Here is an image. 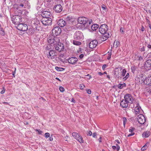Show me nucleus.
Here are the masks:
<instances>
[{"instance_id":"f257e3e1","label":"nucleus","mask_w":151,"mask_h":151,"mask_svg":"<svg viewBox=\"0 0 151 151\" xmlns=\"http://www.w3.org/2000/svg\"><path fill=\"white\" fill-rule=\"evenodd\" d=\"M48 43L49 44V46L46 47L47 50H49L50 49H53L54 47L57 46L59 42H60L59 37L51 35L47 39Z\"/></svg>"},{"instance_id":"f03ea898","label":"nucleus","mask_w":151,"mask_h":151,"mask_svg":"<svg viewBox=\"0 0 151 151\" xmlns=\"http://www.w3.org/2000/svg\"><path fill=\"white\" fill-rule=\"evenodd\" d=\"M12 23L15 24H18L22 22V18L20 16H13L12 17Z\"/></svg>"},{"instance_id":"7ed1b4c3","label":"nucleus","mask_w":151,"mask_h":151,"mask_svg":"<svg viewBox=\"0 0 151 151\" xmlns=\"http://www.w3.org/2000/svg\"><path fill=\"white\" fill-rule=\"evenodd\" d=\"M145 77V75L144 74H139L135 78V80L136 83L138 84L144 83Z\"/></svg>"},{"instance_id":"20e7f679","label":"nucleus","mask_w":151,"mask_h":151,"mask_svg":"<svg viewBox=\"0 0 151 151\" xmlns=\"http://www.w3.org/2000/svg\"><path fill=\"white\" fill-rule=\"evenodd\" d=\"M52 49H50L49 50L48 53L47 54V58L49 59H54L57 58V52L52 50Z\"/></svg>"},{"instance_id":"39448f33","label":"nucleus","mask_w":151,"mask_h":151,"mask_svg":"<svg viewBox=\"0 0 151 151\" xmlns=\"http://www.w3.org/2000/svg\"><path fill=\"white\" fill-rule=\"evenodd\" d=\"M62 30L59 27H56L53 28L52 30V36H57L60 35L61 32Z\"/></svg>"},{"instance_id":"423d86ee","label":"nucleus","mask_w":151,"mask_h":151,"mask_svg":"<svg viewBox=\"0 0 151 151\" xmlns=\"http://www.w3.org/2000/svg\"><path fill=\"white\" fill-rule=\"evenodd\" d=\"M41 22L45 26L50 25L51 24L52 20L51 18H43L41 19Z\"/></svg>"},{"instance_id":"0eeeda50","label":"nucleus","mask_w":151,"mask_h":151,"mask_svg":"<svg viewBox=\"0 0 151 151\" xmlns=\"http://www.w3.org/2000/svg\"><path fill=\"white\" fill-rule=\"evenodd\" d=\"M83 37L82 33L80 31H76L75 33L74 38L75 40H80L83 39Z\"/></svg>"},{"instance_id":"6e6552de","label":"nucleus","mask_w":151,"mask_h":151,"mask_svg":"<svg viewBox=\"0 0 151 151\" xmlns=\"http://www.w3.org/2000/svg\"><path fill=\"white\" fill-rule=\"evenodd\" d=\"M88 21V19L84 17H79L78 19V21L79 23L83 24L86 26Z\"/></svg>"},{"instance_id":"1a4fd4ad","label":"nucleus","mask_w":151,"mask_h":151,"mask_svg":"<svg viewBox=\"0 0 151 151\" xmlns=\"http://www.w3.org/2000/svg\"><path fill=\"white\" fill-rule=\"evenodd\" d=\"M108 27L106 24H102L99 27V31L101 34L105 33L107 31Z\"/></svg>"},{"instance_id":"9d476101","label":"nucleus","mask_w":151,"mask_h":151,"mask_svg":"<svg viewBox=\"0 0 151 151\" xmlns=\"http://www.w3.org/2000/svg\"><path fill=\"white\" fill-rule=\"evenodd\" d=\"M137 121L140 124H144L145 122L146 119L143 115L140 114L138 116Z\"/></svg>"},{"instance_id":"9b49d317","label":"nucleus","mask_w":151,"mask_h":151,"mask_svg":"<svg viewBox=\"0 0 151 151\" xmlns=\"http://www.w3.org/2000/svg\"><path fill=\"white\" fill-rule=\"evenodd\" d=\"M17 28L19 30L24 31L27 30V29L28 26L25 24H19L17 26Z\"/></svg>"},{"instance_id":"f8f14e48","label":"nucleus","mask_w":151,"mask_h":151,"mask_svg":"<svg viewBox=\"0 0 151 151\" xmlns=\"http://www.w3.org/2000/svg\"><path fill=\"white\" fill-rule=\"evenodd\" d=\"M126 73L127 71L125 69H122L121 71V75L122 76L124 77L123 78L124 80H126L129 76V73Z\"/></svg>"},{"instance_id":"ddd939ff","label":"nucleus","mask_w":151,"mask_h":151,"mask_svg":"<svg viewBox=\"0 0 151 151\" xmlns=\"http://www.w3.org/2000/svg\"><path fill=\"white\" fill-rule=\"evenodd\" d=\"M125 100L128 103L131 104L133 100V98L132 96L129 94H126L124 97Z\"/></svg>"},{"instance_id":"4468645a","label":"nucleus","mask_w":151,"mask_h":151,"mask_svg":"<svg viewBox=\"0 0 151 151\" xmlns=\"http://www.w3.org/2000/svg\"><path fill=\"white\" fill-rule=\"evenodd\" d=\"M53 9L55 12L58 13H60L62 11L63 8L60 4H58L55 5Z\"/></svg>"},{"instance_id":"2eb2a0df","label":"nucleus","mask_w":151,"mask_h":151,"mask_svg":"<svg viewBox=\"0 0 151 151\" xmlns=\"http://www.w3.org/2000/svg\"><path fill=\"white\" fill-rule=\"evenodd\" d=\"M43 18H51L52 15L51 13L49 11H45L43 12L41 14Z\"/></svg>"},{"instance_id":"dca6fc26","label":"nucleus","mask_w":151,"mask_h":151,"mask_svg":"<svg viewBox=\"0 0 151 151\" xmlns=\"http://www.w3.org/2000/svg\"><path fill=\"white\" fill-rule=\"evenodd\" d=\"M136 106L134 109V112L135 114H140L142 111V109L139 106L138 104H136Z\"/></svg>"},{"instance_id":"f3484780","label":"nucleus","mask_w":151,"mask_h":151,"mask_svg":"<svg viewBox=\"0 0 151 151\" xmlns=\"http://www.w3.org/2000/svg\"><path fill=\"white\" fill-rule=\"evenodd\" d=\"M57 46H56L54 48L60 52L63 50L64 49V45L63 44L61 43L60 42H59V43H58Z\"/></svg>"},{"instance_id":"a211bd4d","label":"nucleus","mask_w":151,"mask_h":151,"mask_svg":"<svg viewBox=\"0 0 151 151\" xmlns=\"http://www.w3.org/2000/svg\"><path fill=\"white\" fill-rule=\"evenodd\" d=\"M98 44V42L97 40H93L91 41L89 44V47L91 49L95 48Z\"/></svg>"},{"instance_id":"6ab92c4d","label":"nucleus","mask_w":151,"mask_h":151,"mask_svg":"<svg viewBox=\"0 0 151 151\" xmlns=\"http://www.w3.org/2000/svg\"><path fill=\"white\" fill-rule=\"evenodd\" d=\"M122 70V68H116L115 69L114 75L116 78H119V77L120 73H121Z\"/></svg>"},{"instance_id":"aec40b11","label":"nucleus","mask_w":151,"mask_h":151,"mask_svg":"<svg viewBox=\"0 0 151 151\" xmlns=\"http://www.w3.org/2000/svg\"><path fill=\"white\" fill-rule=\"evenodd\" d=\"M145 68L149 70L151 69V60H147L145 63Z\"/></svg>"},{"instance_id":"412c9836","label":"nucleus","mask_w":151,"mask_h":151,"mask_svg":"<svg viewBox=\"0 0 151 151\" xmlns=\"http://www.w3.org/2000/svg\"><path fill=\"white\" fill-rule=\"evenodd\" d=\"M58 25L61 27H63L65 26L66 23L65 20L63 19H60L58 22Z\"/></svg>"},{"instance_id":"4be33fe9","label":"nucleus","mask_w":151,"mask_h":151,"mask_svg":"<svg viewBox=\"0 0 151 151\" xmlns=\"http://www.w3.org/2000/svg\"><path fill=\"white\" fill-rule=\"evenodd\" d=\"M144 84L148 85L151 83V77L146 78L145 76V78L144 79Z\"/></svg>"},{"instance_id":"5701e85b","label":"nucleus","mask_w":151,"mask_h":151,"mask_svg":"<svg viewBox=\"0 0 151 151\" xmlns=\"http://www.w3.org/2000/svg\"><path fill=\"white\" fill-rule=\"evenodd\" d=\"M128 103L125 99L122 101L120 103L121 106L123 108H126L128 107Z\"/></svg>"},{"instance_id":"b1692460","label":"nucleus","mask_w":151,"mask_h":151,"mask_svg":"<svg viewBox=\"0 0 151 151\" xmlns=\"http://www.w3.org/2000/svg\"><path fill=\"white\" fill-rule=\"evenodd\" d=\"M78 60L77 58H71L68 59V61L70 63L74 64L76 63Z\"/></svg>"},{"instance_id":"393cba45","label":"nucleus","mask_w":151,"mask_h":151,"mask_svg":"<svg viewBox=\"0 0 151 151\" xmlns=\"http://www.w3.org/2000/svg\"><path fill=\"white\" fill-rule=\"evenodd\" d=\"M75 138L80 143H82L83 142V140L82 137L78 133H77V135Z\"/></svg>"},{"instance_id":"a878e982","label":"nucleus","mask_w":151,"mask_h":151,"mask_svg":"<svg viewBox=\"0 0 151 151\" xmlns=\"http://www.w3.org/2000/svg\"><path fill=\"white\" fill-rule=\"evenodd\" d=\"M150 135V133L149 131H146L142 134V136L143 137L147 138Z\"/></svg>"},{"instance_id":"bb28decb","label":"nucleus","mask_w":151,"mask_h":151,"mask_svg":"<svg viewBox=\"0 0 151 151\" xmlns=\"http://www.w3.org/2000/svg\"><path fill=\"white\" fill-rule=\"evenodd\" d=\"M99 27V25L96 24H94L91 26V29L93 31L96 30Z\"/></svg>"},{"instance_id":"cd10ccee","label":"nucleus","mask_w":151,"mask_h":151,"mask_svg":"<svg viewBox=\"0 0 151 151\" xmlns=\"http://www.w3.org/2000/svg\"><path fill=\"white\" fill-rule=\"evenodd\" d=\"M103 34V37H105L106 39H107L111 35V33H109L107 32H105V33H104Z\"/></svg>"},{"instance_id":"c85d7f7f","label":"nucleus","mask_w":151,"mask_h":151,"mask_svg":"<svg viewBox=\"0 0 151 151\" xmlns=\"http://www.w3.org/2000/svg\"><path fill=\"white\" fill-rule=\"evenodd\" d=\"M126 86V84L124 83L122 84H119L117 86V87L119 89H122L123 87Z\"/></svg>"},{"instance_id":"c756f323","label":"nucleus","mask_w":151,"mask_h":151,"mask_svg":"<svg viewBox=\"0 0 151 151\" xmlns=\"http://www.w3.org/2000/svg\"><path fill=\"white\" fill-rule=\"evenodd\" d=\"M146 90L149 93H150L151 92V85L147 86L146 88Z\"/></svg>"},{"instance_id":"7c9ffc66","label":"nucleus","mask_w":151,"mask_h":151,"mask_svg":"<svg viewBox=\"0 0 151 151\" xmlns=\"http://www.w3.org/2000/svg\"><path fill=\"white\" fill-rule=\"evenodd\" d=\"M73 43L74 45H81V42L77 41L76 40L73 41Z\"/></svg>"},{"instance_id":"2f4dec72","label":"nucleus","mask_w":151,"mask_h":151,"mask_svg":"<svg viewBox=\"0 0 151 151\" xmlns=\"http://www.w3.org/2000/svg\"><path fill=\"white\" fill-rule=\"evenodd\" d=\"M120 148V147L119 146H117V147H116L115 146H112V148L114 150H116L117 151H118L119 150Z\"/></svg>"},{"instance_id":"473e14b6","label":"nucleus","mask_w":151,"mask_h":151,"mask_svg":"<svg viewBox=\"0 0 151 151\" xmlns=\"http://www.w3.org/2000/svg\"><path fill=\"white\" fill-rule=\"evenodd\" d=\"M55 69L58 71H62L64 70V68H62L58 67H56L55 68Z\"/></svg>"},{"instance_id":"72a5a7b5","label":"nucleus","mask_w":151,"mask_h":151,"mask_svg":"<svg viewBox=\"0 0 151 151\" xmlns=\"http://www.w3.org/2000/svg\"><path fill=\"white\" fill-rule=\"evenodd\" d=\"M107 39H106L105 37H103V35H102L101 37L100 38V39L98 40H100V42L104 41L106 40Z\"/></svg>"},{"instance_id":"f704fd0d","label":"nucleus","mask_w":151,"mask_h":151,"mask_svg":"<svg viewBox=\"0 0 151 151\" xmlns=\"http://www.w3.org/2000/svg\"><path fill=\"white\" fill-rule=\"evenodd\" d=\"M137 68L135 66H133L131 68V69L132 71V72L134 73L136 69Z\"/></svg>"},{"instance_id":"c9c22d12","label":"nucleus","mask_w":151,"mask_h":151,"mask_svg":"<svg viewBox=\"0 0 151 151\" xmlns=\"http://www.w3.org/2000/svg\"><path fill=\"white\" fill-rule=\"evenodd\" d=\"M0 34L2 35H4V32L1 27L0 28Z\"/></svg>"},{"instance_id":"e433bc0d","label":"nucleus","mask_w":151,"mask_h":151,"mask_svg":"<svg viewBox=\"0 0 151 151\" xmlns=\"http://www.w3.org/2000/svg\"><path fill=\"white\" fill-rule=\"evenodd\" d=\"M101 8L103 9V10H104L105 12H106V7L104 4H103L101 5Z\"/></svg>"},{"instance_id":"4c0bfd02","label":"nucleus","mask_w":151,"mask_h":151,"mask_svg":"<svg viewBox=\"0 0 151 151\" xmlns=\"http://www.w3.org/2000/svg\"><path fill=\"white\" fill-rule=\"evenodd\" d=\"M147 147V144H146L145 145H144L143 147H142L141 150L142 151H144L146 149Z\"/></svg>"},{"instance_id":"58836bf2","label":"nucleus","mask_w":151,"mask_h":151,"mask_svg":"<svg viewBox=\"0 0 151 151\" xmlns=\"http://www.w3.org/2000/svg\"><path fill=\"white\" fill-rule=\"evenodd\" d=\"M45 136L46 138H47L50 137V134L49 133L47 132L45 134Z\"/></svg>"},{"instance_id":"ea45409f","label":"nucleus","mask_w":151,"mask_h":151,"mask_svg":"<svg viewBox=\"0 0 151 151\" xmlns=\"http://www.w3.org/2000/svg\"><path fill=\"white\" fill-rule=\"evenodd\" d=\"M137 59L139 61H141L142 60L143 58L140 55H139L137 56Z\"/></svg>"},{"instance_id":"a19ab883","label":"nucleus","mask_w":151,"mask_h":151,"mask_svg":"<svg viewBox=\"0 0 151 151\" xmlns=\"http://www.w3.org/2000/svg\"><path fill=\"white\" fill-rule=\"evenodd\" d=\"M79 87L80 89H83L85 87V86L83 84H80L79 85Z\"/></svg>"},{"instance_id":"79ce46f5","label":"nucleus","mask_w":151,"mask_h":151,"mask_svg":"<svg viewBox=\"0 0 151 151\" xmlns=\"http://www.w3.org/2000/svg\"><path fill=\"white\" fill-rule=\"evenodd\" d=\"M35 131L37 132L39 134H42V132L40 129H36Z\"/></svg>"},{"instance_id":"37998d69","label":"nucleus","mask_w":151,"mask_h":151,"mask_svg":"<svg viewBox=\"0 0 151 151\" xmlns=\"http://www.w3.org/2000/svg\"><path fill=\"white\" fill-rule=\"evenodd\" d=\"M59 90L61 92H63L65 91V89L62 86H60L59 88Z\"/></svg>"},{"instance_id":"c03bdc74","label":"nucleus","mask_w":151,"mask_h":151,"mask_svg":"<svg viewBox=\"0 0 151 151\" xmlns=\"http://www.w3.org/2000/svg\"><path fill=\"white\" fill-rule=\"evenodd\" d=\"M77 132H73L72 133V135L75 138L76 137V136L77 135Z\"/></svg>"},{"instance_id":"a18cd8bd","label":"nucleus","mask_w":151,"mask_h":151,"mask_svg":"<svg viewBox=\"0 0 151 151\" xmlns=\"http://www.w3.org/2000/svg\"><path fill=\"white\" fill-rule=\"evenodd\" d=\"M123 121L124 125V126L127 122V120L125 117H124L123 118Z\"/></svg>"},{"instance_id":"49530a36","label":"nucleus","mask_w":151,"mask_h":151,"mask_svg":"<svg viewBox=\"0 0 151 151\" xmlns=\"http://www.w3.org/2000/svg\"><path fill=\"white\" fill-rule=\"evenodd\" d=\"M86 92H87V93L89 94H90L91 93V91L90 89H86Z\"/></svg>"},{"instance_id":"de8ad7c7","label":"nucleus","mask_w":151,"mask_h":151,"mask_svg":"<svg viewBox=\"0 0 151 151\" xmlns=\"http://www.w3.org/2000/svg\"><path fill=\"white\" fill-rule=\"evenodd\" d=\"M108 56L107 58V59L108 60H109L111 58V52H108Z\"/></svg>"},{"instance_id":"09e8293b","label":"nucleus","mask_w":151,"mask_h":151,"mask_svg":"<svg viewBox=\"0 0 151 151\" xmlns=\"http://www.w3.org/2000/svg\"><path fill=\"white\" fill-rule=\"evenodd\" d=\"M134 129L133 128H131L129 130V132H131V133H133V131H134Z\"/></svg>"},{"instance_id":"8fccbe9b","label":"nucleus","mask_w":151,"mask_h":151,"mask_svg":"<svg viewBox=\"0 0 151 151\" xmlns=\"http://www.w3.org/2000/svg\"><path fill=\"white\" fill-rule=\"evenodd\" d=\"M72 18L70 17H68L67 18V21L68 20H69V21L71 20V19H72Z\"/></svg>"},{"instance_id":"3c124183","label":"nucleus","mask_w":151,"mask_h":151,"mask_svg":"<svg viewBox=\"0 0 151 151\" xmlns=\"http://www.w3.org/2000/svg\"><path fill=\"white\" fill-rule=\"evenodd\" d=\"M134 132H133V133H131L129 134L127 136V137H129L131 136H133V135H134Z\"/></svg>"},{"instance_id":"603ef678","label":"nucleus","mask_w":151,"mask_h":151,"mask_svg":"<svg viewBox=\"0 0 151 151\" xmlns=\"http://www.w3.org/2000/svg\"><path fill=\"white\" fill-rule=\"evenodd\" d=\"M83 56H84L83 54H81L79 56V58L81 59H82L83 58Z\"/></svg>"},{"instance_id":"864d4df0","label":"nucleus","mask_w":151,"mask_h":151,"mask_svg":"<svg viewBox=\"0 0 151 151\" xmlns=\"http://www.w3.org/2000/svg\"><path fill=\"white\" fill-rule=\"evenodd\" d=\"M88 135H89L90 136H91L92 135V132L89 131L88 132V134H87Z\"/></svg>"},{"instance_id":"5fc2aeb1","label":"nucleus","mask_w":151,"mask_h":151,"mask_svg":"<svg viewBox=\"0 0 151 151\" xmlns=\"http://www.w3.org/2000/svg\"><path fill=\"white\" fill-rule=\"evenodd\" d=\"M145 49L144 47H142L140 49V51L141 52H143V51H145Z\"/></svg>"},{"instance_id":"6e6d98bb","label":"nucleus","mask_w":151,"mask_h":151,"mask_svg":"<svg viewBox=\"0 0 151 151\" xmlns=\"http://www.w3.org/2000/svg\"><path fill=\"white\" fill-rule=\"evenodd\" d=\"M106 67V65H103L102 66V68L103 70H104L105 68Z\"/></svg>"},{"instance_id":"4d7b16f0","label":"nucleus","mask_w":151,"mask_h":151,"mask_svg":"<svg viewBox=\"0 0 151 151\" xmlns=\"http://www.w3.org/2000/svg\"><path fill=\"white\" fill-rule=\"evenodd\" d=\"M49 140L50 141H52L53 140V138L52 137V136L50 137L49 138Z\"/></svg>"},{"instance_id":"13d9d810","label":"nucleus","mask_w":151,"mask_h":151,"mask_svg":"<svg viewBox=\"0 0 151 151\" xmlns=\"http://www.w3.org/2000/svg\"><path fill=\"white\" fill-rule=\"evenodd\" d=\"M96 133H93V134L92 136L93 137L95 138L96 136Z\"/></svg>"},{"instance_id":"bf43d9fd","label":"nucleus","mask_w":151,"mask_h":151,"mask_svg":"<svg viewBox=\"0 0 151 151\" xmlns=\"http://www.w3.org/2000/svg\"><path fill=\"white\" fill-rule=\"evenodd\" d=\"M141 30L142 32H143V31H144L145 28H144V27L143 26H142Z\"/></svg>"},{"instance_id":"052dcab7","label":"nucleus","mask_w":151,"mask_h":151,"mask_svg":"<svg viewBox=\"0 0 151 151\" xmlns=\"http://www.w3.org/2000/svg\"><path fill=\"white\" fill-rule=\"evenodd\" d=\"M5 91L4 90H2L0 92L1 94H3L5 93Z\"/></svg>"},{"instance_id":"680f3d73","label":"nucleus","mask_w":151,"mask_h":151,"mask_svg":"<svg viewBox=\"0 0 151 151\" xmlns=\"http://www.w3.org/2000/svg\"><path fill=\"white\" fill-rule=\"evenodd\" d=\"M147 47L149 49H151V45L148 44L147 45Z\"/></svg>"},{"instance_id":"e2e57ef3","label":"nucleus","mask_w":151,"mask_h":151,"mask_svg":"<svg viewBox=\"0 0 151 151\" xmlns=\"http://www.w3.org/2000/svg\"><path fill=\"white\" fill-rule=\"evenodd\" d=\"M101 137H100V138L98 139V140L99 142H101Z\"/></svg>"},{"instance_id":"0e129e2a","label":"nucleus","mask_w":151,"mask_h":151,"mask_svg":"<svg viewBox=\"0 0 151 151\" xmlns=\"http://www.w3.org/2000/svg\"><path fill=\"white\" fill-rule=\"evenodd\" d=\"M98 74H99V75H100V76H101V75H104V73H102L101 72H99L98 73Z\"/></svg>"},{"instance_id":"69168bd1","label":"nucleus","mask_w":151,"mask_h":151,"mask_svg":"<svg viewBox=\"0 0 151 151\" xmlns=\"http://www.w3.org/2000/svg\"><path fill=\"white\" fill-rule=\"evenodd\" d=\"M15 73H16V72H15V71H14V72H13L12 75H13V76H14V77L15 76Z\"/></svg>"},{"instance_id":"338daca9","label":"nucleus","mask_w":151,"mask_h":151,"mask_svg":"<svg viewBox=\"0 0 151 151\" xmlns=\"http://www.w3.org/2000/svg\"><path fill=\"white\" fill-rule=\"evenodd\" d=\"M75 100L73 99V98H72V99H71V101L72 102H73V103H75Z\"/></svg>"},{"instance_id":"774afa93","label":"nucleus","mask_w":151,"mask_h":151,"mask_svg":"<svg viewBox=\"0 0 151 151\" xmlns=\"http://www.w3.org/2000/svg\"><path fill=\"white\" fill-rule=\"evenodd\" d=\"M19 5L20 6L22 7H23L24 6V4H20Z\"/></svg>"}]
</instances>
